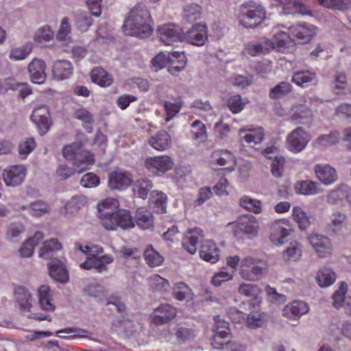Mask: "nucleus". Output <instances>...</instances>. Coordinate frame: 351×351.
<instances>
[{
  "label": "nucleus",
  "instance_id": "f257e3e1",
  "mask_svg": "<svg viewBox=\"0 0 351 351\" xmlns=\"http://www.w3.org/2000/svg\"><path fill=\"white\" fill-rule=\"evenodd\" d=\"M119 202L116 199L108 198L99 203L97 205L99 217L102 226L110 230H114L117 227L123 229L134 227V222L129 211L118 210Z\"/></svg>",
  "mask_w": 351,
  "mask_h": 351
},
{
  "label": "nucleus",
  "instance_id": "f03ea898",
  "mask_svg": "<svg viewBox=\"0 0 351 351\" xmlns=\"http://www.w3.org/2000/svg\"><path fill=\"white\" fill-rule=\"evenodd\" d=\"M151 16L145 5L136 4L128 13L122 26L125 35L146 38L153 32Z\"/></svg>",
  "mask_w": 351,
  "mask_h": 351
},
{
  "label": "nucleus",
  "instance_id": "7ed1b4c3",
  "mask_svg": "<svg viewBox=\"0 0 351 351\" xmlns=\"http://www.w3.org/2000/svg\"><path fill=\"white\" fill-rule=\"evenodd\" d=\"M62 155L67 160H73V165L77 173H82L89 165L94 162L93 155L82 148L80 142L66 145L62 149Z\"/></svg>",
  "mask_w": 351,
  "mask_h": 351
},
{
  "label": "nucleus",
  "instance_id": "20e7f679",
  "mask_svg": "<svg viewBox=\"0 0 351 351\" xmlns=\"http://www.w3.org/2000/svg\"><path fill=\"white\" fill-rule=\"evenodd\" d=\"M266 269L264 261L246 256L241 261L239 274L245 280L256 281L261 278Z\"/></svg>",
  "mask_w": 351,
  "mask_h": 351
},
{
  "label": "nucleus",
  "instance_id": "39448f33",
  "mask_svg": "<svg viewBox=\"0 0 351 351\" xmlns=\"http://www.w3.org/2000/svg\"><path fill=\"white\" fill-rule=\"evenodd\" d=\"M265 17V10L263 6L250 4L243 8L240 23L247 28H253L261 24Z\"/></svg>",
  "mask_w": 351,
  "mask_h": 351
},
{
  "label": "nucleus",
  "instance_id": "423d86ee",
  "mask_svg": "<svg viewBox=\"0 0 351 351\" xmlns=\"http://www.w3.org/2000/svg\"><path fill=\"white\" fill-rule=\"evenodd\" d=\"M310 140V134L302 127H298L287 136V148L292 152L299 153L306 147Z\"/></svg>",
  "mask_w": 351,
  "mask_h": 351
},
{
  "label": "nucleus",
  "instance_id": "0eeeda50",
  "mask_svg": "<svg viewBox=\"0 0 351 351\" xmlns=\"http://www.w3.org/2000/svg\"><path fill=\"white\" fill-rule=\"evenodd\" d=\"M160 40L167 45H174L183 40L182 29L173 24H165L158 27Z\"/></svg>",
  "mask_w": 351,
  "mask_h": 351
},
{
  "label": "nucleus",
  "instance_id": "6e6552de",
  "mask_svg": "<svg viewBox=\"0 0 351 351\" xmlns=\"http://www.w3.org/2000/svg\"><path fill=\"white\" fill-rule=\"evenodd\" d=\"M26 176V169L23 165L10 167L2 173V178L7 186H16L20 185Z\"/></svg>",
  "mask_w": 351,
  "mask_h": 351
},
{
  "label": "nucleus",
  "instance_id": "1a4fd4ad",
  "mask_svg": "<svg viewBox=\"0 0 351 351\" xmlns=\"http://www.w3.org/2000/svg\"><path fill=\"white\" fill-rule=\"evenodd\" d=\"M173 161L167 156L149 158L145 161V167L154 174L164 173L173 167Z\"/></svg>",
  "mask_w": 351,
  "mask_h": 351
},
{
  "label": "nucleus",
  "instance_id": "9d476101",
  "mask_svg": "<svg viewBox=\"0 0 351 351\" xmlns=\"http://www.w3.org/2000/svg\"><path fill=\"white\" fill-rule=\"evenodd\" d=\"M308 241L319 256L326 257L330 254L332 245L327 237L318 234H312L308 237Z\"/></svg>",
  "mask_w": 351,
  "mask_h": 351
},
{
  "label": "nucleus",
  "instance_id": "9b49d317",
  "mask_svg": "<svg viewBox=\"0 0 351 351\" xmlns=\"http://www.w3.org/2000/svg\"><path fill=\"white\" fill-rule=\"evenodd\" d=\"M314 172L316 178L325 185H330L338 179L336 169L328 164L315 165Z\"/></svg>",
  "mask_w": 351,
  "mask_h": 351
},
{
  "label": "nucleus",
  "instance_id": "f8f14e48",
  "mask_svg": "<svg viewBox=\"0 0 351 351\" xmlns=\"http://www.w3.org/2000/svg\"><path fill=\"white\" fill-rule=\"evenodd\" d=\"M32 120L35 123L41 131V134H45L51 125L50 114L48 108L40 106L35 108L32 114Z\"/></svg>",
  "mask_w": 351,
  "mask_h": 351
},
{
  "label": "nucleus",
  "instance_id": "ddd939ff",
  "mask_svg": "<svg viewBox=\"0 0 351 351\" xmlns=\"http://www.w3.org/2000/svg\"><path fill=\"white\" fill-rule=\"evenodd\" d=\"M46 64L44 60L39 58H34L28 65L29 77L33 83L41 84L46 80Z\"/></svg>",
  "mask_w": 351,
  "mask_h": 351
},
{
  "label": "nucleus",
  "instance_id": "4468645a",
  "mask_svg": "<svg viewBox=\"0 0 351 351\" xmlns=\"http://www.w3.org/2000/svg\"><path fill=\"white\" fill-rule=\"evenodd\" d=\"M206 40V27L199 24L193 25L186 34H183V40L197 46H202Z\"/></svg>",
  "mask_w": 351,
  "mask_h": 351
},
{
  "label": "nucleus",
  "instance_id": "2eb2a0df",
  "mask_svg": "<svg viewBox=\"0 0 351 351\" xmlns=\"http://www.w3.org/2000/svg\"><path fill=\"white\" fill-rule=\"evenodd\" d=\"M291 33L300 44L308 43L316 34V27L309 23L299 24L291 28Z\"/></svg>",
  "mask_w": 351,
  "mask_h": 351
},
{
  "label": "nucleus",
  "instance_id": "dca6fc26",
  "mask_svg": "<svg viewBox=\"0 0 351 351\" xmlns=\"http://www.w3.org/2000/svg\"><path fill=\"white\" fill-rule=\"evenodd\" d=\"M108 186L112 190H123L128 187L132 181L131 175L126 172L112 171L108 175Z\"/></svg>",
  "mask_w": 351,
  "mask_h": 351
},
{
  "label": "nucleus",
  "instance_id": "f3484780",
  "mask_svg": "<svg viewBox=\"0 0 351 351\" xmlns=\"http://www.w3.org/2000/svg\"><path fill=\"white\" fill-rule=\"evenodd\" d=\"M203 238V231L200 228H193L183 238L182 247L191 254H194L197 251V244L202 241Z\"/></svg>",
  "mask_w": 351,
  "mask_h": 351
},
{
  "label": "nucleus",
  "instance_id": "a211bd4d",
  "mask_svg": "<svg viewBox=\"0 0 351 351\" xmlns=\"http://www.w3.org/2000/svg\"><path fill=\"white\" fill-rule=\"evenodd\" d=\"M176 311L168 304H162L153 313V322L158 325L167 324L176 317Z\"/></svg>",
  "mask_w": 351,
  "mask_h": 351
},
{
  "label": "nucleus",
  "instance_id": "6ab92c4d",
  "mask_svg": "<svg viewBox=\"0 0 351 351\" xmlns=\"http://www.w3.org/2000/svg\"><path fill=\"white\" fill-rule=\"evenodd\" d=\"M113 258L108 255L97 257H87L85 262L80 264V267L84 269L95 268L99 272L107 269L106 265L111 263Z\"/></svg>",
  "mask_w": 351,
  "mask_h": 351
},
{
  "label": "nucleus",
  "instance_id": "aec40b11",
  "mask_svg": "<svg viewBox=\"0 0 351 351\" xmlns=\"http://www.w3.org/2000/svg\"><path fill=\"white\" fill-rule=\"evenodd\" d=\"M50 276L55 280L60 282H66L69 280V273L64 263L56 258L52 259L49 263Z\"/></svg>",
  "mask_w": 351,
  "mask_h": 351
},
{
  "label": "nucleus",
  "instance_id": "412c9836",
  "mask_svg": "<svg viewBox=\"0 0 351 351\" xmlns=\"http://www.w3.org/2000/svg\"><path fill=\"white\" fill-rule=\"evenodd\" d=\"M308 306L302 301H293L285 306L282 310V315L290 319H295L308 311Z\"/></svg>",
  "mask_w": 351,
  "mask_h": 351
},
{
  "label": "nucleus",
  "instance_id": "4be33fe9",
  "mask_svg": "<svg viewBox=\"0 0 351 351\" xmlns=\"http://www.w3.org/2000/svg\"><path fill=\"white\" fill-rule=\"evenodd\" d=\"M199 256L204 261L215 263L219 258V249L212 241L206 240L202 243Z\"/></svg>",
  "mask_w": 351,
  "mask_h": 351
},
{
  "label": "nucleus",
  "instance_id": "5701e85b",
  "mask_svg": "<svg viewBox=\"0 0 351 351\" xmlns=\"http://www.w3.org/2000/svg\"><path fill=\"white\" fill-rule=\"evenodd\" d=\"M272 49H275L274 43L266 38H262L256 42L250 43L245 47L247 53L252 56L265 53Z\"/></svg>",
  "mask_w": 351,
  "mask_h": 351
},
{
  "label": "nucleus",
  "instance_id": "b1692460",
  "mask_svg": "<svg viewBox=\"0 0 351 351\" xmlns=\"http://www.w3.org/2000/svg\"><path fill=\"white\" fill-rule=\"evenodd\" d=\"M148 143L154 149L159 151H164L170 147L171 139L167 131L160 130L152 136L149 138Z\"/></svg>",
  "mask_w": 351,
  "mask_h": 351
},
{
  "label": "nucleus",
  "instance_id": "393cba45",
  "mask_svg": "<svg viewBox=\"0 0 351 351\" xmlns=\"http://www.w3.org/2000/svg\"><path fill=\"white\" fill-rule=\"evenodd\" d=\"M235 226L239 230L250 235H256L258 230V223L256 219L251 215L240 217Z\"/></svg>",
  "mask_w": 351,
  "mask_h": 351
},
{
  "label": "nucleus",
  "instance_id": "a878e982",
  "mask_svg": "<svg viewBox=\"0 0 351 351\" xmlns=\"http://www.w3.org/2000/svg\"><path fill=\"white\" fill-rule=\"evenodd\" d=\"M292 120L304 125L311 124L313 120L311 110L304 105H297L292 108Z\"/></svg>",
  "mask_w": 351,
  "mask_h": 351
},
{
  "label": "nucleus",
  "instance_id": "bb28decb",
  "mask_svg": "<svg viewBox=\"0 0 351 351\" xmlns=\"http://www.w3.org/2000/svg\"><path fill=\"white\" fill-rule=\"evenodd\" d=\"M231 335L230 332L215 333L210 343L213 348L216 350L228 349L231 351L240 350L241 349L232 348V343L230 339Z\"/></svg>",
  "mask_w": 351,
  "mask_h": 351
},
{
  "label": "nucleus",
  "instance_id": "cd10ccee",
  "mask_svg": "<svg viewBox=\"0 0 351 351\" xmlns=\"http://www.w3.org/2000/svg\"><path fill=\"white\" fill-rule=\"evenodd\" d=\"M285 221L282 220L276 221L271 224L270 239L272 242L278 244H282L285 242V239L289 234V230L285 228L282 225Z\"/></svg>",
  "mask_w": 351,
  "mask_h": 351
},
{
  "label": "nucleus",
  "instance_id": "c85d7f7f",
  "mask_svg": "<svg viewBox=\"0 0 351 351\" xmlns=\"http://www.w3.org/2000/svg\"><path fill=\"white\" fill-rule=\"evenodd\" d=\"M73 71V66L70 62L67 60L56 61L53 66V76L62 80L68 78Z\"/></svg>",
  "mask_w": 351,
  "mask_h": 351
},
{
  "label": "nucleus",
  "instance_id": "c756f323",
  "mask_svg": "<svg viewBox=\"0 0 351 351\" xmlns=\"http://www.w3.org/2000/svg\"><path fill=\"white\" fill-rule=\"evenodd\" d=\"M112 328L119 335L129 337L135 332V326L133 322L128 319L121 318L116 319L112 324Z\"/></svg>",
  "mask_w": 351,
  "mask_h": 351
},
{
  "label": "nucleus",
  "instance_id": "7c9ffc66",
  "mask_svg": "<svg viewBox=\"0 0 351 351\" xmlns=\"http://www.w3.org/2000/svg\"><path fill=\"white\" fill-rule=\"evenodd\" d=\"M167 195L162 192L154 190L151 192L149 206L154 212L163 213L166 212Z\"/></svg>",
  "mask_w": 351,
  "mask_h": 351
},
{
  "label": "nucleus",
  "instance_id": "2f4dec72",
  "mask_svg": "<svg viewBox=\"0 0 351 351\" xmlns=\"http://www.w3.org/2000/svg\"><path fill=\"white\" fill-rule=\"evenodd\" d=\"M239 134L241 138H244L247 143H254L258 144L261 143L264 138L263 130L261 128L248 130L245 128H242L239 130Z\"/></svg>",
  "mask_w": 351,
  "mask_h": 351
},
{
  "label": "nucleus",
  "instance_id": "473e14b6",
  "mask_svg": "<svg viewBox=\"0 0 351 351\" xmlns=\"http://www.w3.org/2000/svg\"><path fill=\"white\" fill-rule=\"evenodd\" d=\"M135 219L136 224L143 230H147L153 227V215L143 207L137 209Z\"/></svg>",
  "mask_w": 351,
  "mask_h": 351
},
{
  "label": "nucleus",
  "instance_id": "72a5a7b5",
  "mask_svg": "<svg viewBox=\"0 0 351 351\" xmlns=\"http://www.w3.org/2000/svg\"><path fill=\"white\" fill-rule=\"evenodd\" d=\"M91 80L94 83L104 87L110 86L113 82L111 75L101 67H97L92 70Z\"/></svg>",
  "mask_w": 351,
  "mask_h": 351
},
{
  "label": "nucleus",
  "instance_id": "f704fd0d",
  "mask_svg": "<svg viewBox=\"0 0 351 351\" xmlns=\"http://www.w3.org/2000/svg\"><path fill=\"white\" fill-rule=\"evenodd\" d=\"M61 248V245L56 239H51L43 243V246L38 251V256L44 259L50 258L53 253Z\"/></svg>",
  "mask_w": 351,
  "mask_h": 351
},
{
  "label": "nucleus",
  "instance_id": "c9c22d12",
  "mask_svg": "<svg viewBox=\"0 0 351 351\" xmlns=\"http://www.w3.org/2000/svg\"><path fill=\"white\" fill-rule=\"evenodd\" d=\"M16 301L19 304L22 309H29L32 302V295L28 290L22 286H18L14 289Z\"/></svg>",
  "mask_w": 351,
  "mask_h": 351
},
{
  "label": "nucleus",
  "instance_id": "e433bc0d",
  "mask_svg": "<svg viewBox=\"0 0 351 351\" xmlns=\"http://www.w3.org/2000/svg\"><path fill=\"white\" fill-rule=\"evenodd\" d=\"M86 197L84 195L73 196L64 206L66 213L69 217L75 215L86 205Z\"/></svg>",
  "mask_w": 351,
  "mask_h": 351
},
{
  "label": "nucleus",
  "instance_id": "4c0bfd02",
  "mask_svg": "<svg viewBox=\"0 0 351 351\" xmlns=\"http://www.w3.org/2000/svg\"><path fill=\"white\" fill-rule=\"evenodd\" d=\"M172 60L169 63L171 65L169 67V71L172 75H176L177 73L184 69L186 64V57L183 52L173 51L171 52Z\"/></svg>",
  "mask_w": 351,
  "mask_h": 351
},
{
  "label": "nucleus",
  "instance_id": "58836bf2",
  "mask_svg": "<svg viewBox=\"0 0 351 351\" xmlns=\"http://www.w3.org/2000/svg\"><path fill=\"white\" fill-rule=\"evenodd\" d=\"M319 184L316 182L302 180L296 183L295 189L297 193L309 195L319 193Z\"/></svg>",
  "mask_w": 351,
  "mask_h": 351
},
{
  "label": "nucleus",
  "instance_id": "ea45409f",
  "mask_svg": "<svg viewBox=\"0 0 351 351\" xmlns=\"http://www.w3.org/2000/svg\"><path fill=\"white\" fill-rule=\"evenodd\" d=\"M39 304L46 311H53L55 307L51 302V290L48 285H42L38 291Z\"/></svg>",
  "mask_w": 351,
  "mask_h": 351
},
{
  "label": "nucleus",
  "instance_id": "a19ab883",
  "mask_svg": "<svg viewBox=\"0 0 351 351\" xmlns=\"http://www.w3.org/2000/svg\"><path fill=\"white\" fill-rule=\"evenodd\" d=\"M316 279L320 287H328L335 281L336 275L331 269L324 267L318 271Z\"/></svg>",
  "mask_w": 351,
  "mask_h": 351
},
{
  "label": "nucleus",
  "instance_id": "79ce46f5",
  "mask_svg": "<svg viewBox=\"0 0 351 351\" xmlns=\"http://www.w3.org/2000/svg\"><path fill=\"white\" fill-rule=\"evenodd\" d=\"M29 208V212L32 216L40 217L48 212V205L42 201H36L29 204V206H21L19 208H15L16 210H23Z\"/></svg>",
  "mask_w": 351,
  "mask_h": 351
},
{
  "label": "nucleus",
  "instance_id": "37998d69",
  "mask_svg": "<svg viewBox=\"0 0 351 351\" xmlns=\"http://www.w3.org/2000/svg\"><path fill=\"white\" fill-rule=\"evenodd\" d=\"M144 257L147 264L152 267H158L164 261L163 256L151 245L144 251Z\"/></svg>",
  "mask_w": 351,
  "mask_h": 351
},
{
  "label": "nucleus",
  "instance_id": "c03bdc74",
  "mask_svg": "<svg viewBox=\"0 0 351 351\" xmlns=\"http://www.w3.org/2000/svg\"><path fill=\"white\" fill-rule=\"evenodd\" d=\"M202 14V7L197 4L191 3L184 7L183 17L187 22L192 23L199 19Z\"/></svg>",
  "mask_w": 351,
  "mask_h": 351
},
{
  "label": "nucleus",
  "instance_id": "a18cd8bd",
  "mask_svg": "<svg viewBox=\"0 0 351 351\" xmlns=\"http://www.w3.org/2000/svg\"><path fill=\"white\" fill-rule=\"evenodd\" d=\"M85 295L95 298L97 301H101L106 296V292L104 287L99 283H91L84 289Z\"/></svg>",
  "mask_w": 351,
  "mask_h": 351
},
{
  "label": "nucleus",
  "instance_id": "49530a36",
  "mask_svg": "<svg viewBox=\"0 0 351 351\" xmlns=\"http://www.w3.org/2000/svg\"><path fill=\"white\" fill-rule=\"evenodd\" d=\"M292 82L298 86L316 82V74L307 70L295 72L292 76Z\"/></svg>",
  "mask_w": 351,
  "mask_h": 351
},
{
  "label": "nucleus",
  "instance_id": "de8ad7c7",
  "mask_svg": "<svg viewBox=\"0 0 351 351\" xmlns=\"http://www.w3.org/2000/svg\"><path fill=\"white\" fill-rule=\"evenodd\" d=\"M153 184L148 179H141L134 184L133 189L135 194L142 199H145L152 189Z\"/></svg>",
  "mask_w": 351,
  "mask_h": 351
},
{
  "label": "nucleus",
  "instance_id": "09e8293b",
  "mask_svg": "<svg viewBox=\"0 0 351 351\" xmlns=\"http://www.w3.org/2000/svg\"><path fill=\"white\" fill-rule=\"evenodd\" d=\"M292 91V86L287 82H281L269 91V97L273 99H280Z\"/></svg>",
  "mask_w": 351,
  "mask_h": 351
},
{
  "label": "nucleus",
  "instance_id": "8fccbe9b",
  "mask_svg": "<svg viewBox=\"0 0 351 351\" xmlns=\"http://www.w3.org/2000/svg\"><path fill=\"white\" fill-rule=\"evenodd\" d=\"M325 8L339 11H346L351 8V0H318Z\"/></svg>",
  "mask_w": 351,
  "mask_h": 351
},
{
  "label": "nucleus",
  "instance_id": "3c124183",
  "mask_svg": "<svg viewBox=\"0 0 351 351\" xmlns=\"http://www.w3.org/2000/svg\"><path fill=\"white\" fill-rule=\"evenodd\" d=\"M192 290L184 282H177L173 287V295L180 301L192 298Z\"/></svg>",
  "mask_w": 351,
  "mask_h": 351
},
{
  "label": "nucleus",
  "instance_id": "603ef678",
  "mask_svg": "<svg viewBox=\"0 0 351 351\" xmlns=\"http://www.w3.org/2000/svg\"><path fill=\"white\" fill-rule=\"evenodd\" d=\"M32 51V45L26 43L25 45L14 48L10 53V58L14 60H21L25 59Z\"/></svg>",
  "mask_w": 351,
  "mask_h": 351
},
{
  "label": "nucleus",
  "instance_id": "864d4df0",
  "mask_svg": "<svg viewBox=\"0 0 351 351\" xmlns=\"http://www.w3.org/2000/svg\"><path fill=\"white\" fill-rule=\"evenodd\" d=\"M293 217L302 230L306 229L311 224L307 214L300 207L293 208Z\"/></svg>",
  "mask_w": 351,
  "mask_h": 351
},
{
  "label": "nucleus",
  "instance_id": "5fc2aeb1",
  "mask_svg": "<svg viewBox=\"0 0 351 351\" xmlns=\"http://www.w3.org/2000/svg\"><path fill=\"white\" fill-rule=\"evenodd\" d=\"M93 19L90 14L86 12H80L75 16V25L82 32H85L92 25Z\"/></svg>",
  "mask_w": 351,
  "mask_h": 351
},
{
  "label": "nucleus",
  "instance_id": "6e6d98bb",
  "mask_svg": "<svg viewBox=\"0 0 351 351\" xmlns=\"http://www.w3.org/2000/svg\"><path fill=\"white\" fill-rule=\"evenodd\" d=\"M266 322L265 315L259 313H252L248 315L246 324L251 329L263 327Z\"/></svg>",
  "mask_w": 351,
  "mask_h": 351
},
{
  "label": "nucleus",
  "instance_id": "4d7b16f0",
  "mask_svg": "<svg viewBox=\"0 0 351 351\" xmlns=\"http://www.w3.org/2000/svg\"><path fill=\"white\" fill-rule=\"evenodd\" d=\"M240 205L254 213L259 214L262 211L261 202L258 199L243 197L240 199Z\"/></svg>",
  "mask_w": 351,
  "mask_h": 351
},
{
  "label": "nucleus",
  "instance_id": "13d9d810",
  "mask_svg": "<svg viewBox=\"0 0 351 351\" xmlns=\"http://www.w3.org/2000/svg\"><path fill=\"white\" fill-rule=\"evenodd\" d=\"M300 245L296 243H291L290 245L283 252L282 256L287 261H298L301 256Z\"/></svg>",
  "mask_w": 351,
  "mask_h": 351
},
{
  "label": "nucleus",
  "instance_id": "bf43d9fd",
  "mask_svg": "<svg viewBox=\"0 0 351 351\" xmlns=\"http://www.w3.org/2000/svg\"><path fill=\"white\" fill-rule=\"evenodd\" d=\"M238 291L245 296L256 299L261 293V289L256 285L243 283L240 285Z\"/></svg>",
  "mask_w": 351,
  "mask_h": 351
},
{
  "label": "nucleus",
  "instance_id": "052dcab7",
  "mask_svg": "<svg viewBox=\"0 0 351 351\" xmlns=\"http://www.w3.org/2000/svg\"><path fill=\"white\" fill-rule=\"evenodd\" d=\"M191 126L194 138L199 142H204L207 138L205 125L202 121L196 120L192 123Z\"/></svg>",
  "mask_w": 351,
  "mask_h": 351
},
{
  "label": "nucleus",
  "instance_id": "680f3d73",
  "mask_svg": "<svg viewBox=\"0 0 351 351\" xmlns=\"http://www.w3.org/2000/svg\"><path fill=\"white\" fill-rule=\"evenodd\" d=\"M151 287L154 291H167L170 289L169 281L159 275H154L150 278Z\"/></svg>",
  "mask_w": 351,
  "mask_h": 351
},
{
  "label": "nucleus",
  "instance_id": "e2e57ef3",
  "mask_svg": "<svg viewBox=\"0 0 351 351\" xmlns=\"http://www.w3.org/2000/svg\"><path fill=\"white\" fill-rule=\"evenodd\" d=\"M74 117L82 121L86 125L84 126L88 132H91L90 124L93 122V115L86 109L79 108L74 112Z\"/></svg>",
  "mask_w": 351,
  "mask_h": 351
},
{
  "label": "nucleus",
  "instance_id": "0e129e2a",
  "mask_svg": "<svg viewBox=\"0 0 351 351\" xmlns=\"http://www.w3.org/2000/svg\"><path fill=\"white\" fill-rule=\"evenodd\" d=\"M346 223V216L344 213L336 211L330 216V223L333 232L340 230Z\"/></svg>",
  "mask_w": 351,
  "mask_h": 351
},
{
  "label": "nucleus",
  "instance_id": "69168bd1",
  "mask_svg": "<svg viewBox=\"0 0 351 351\" xmlns=\"http://www.w3.org/2000/svg\"><path fill=\"white\" fill-rule=\"evenodd\" d=\"M348 291V285L345 282H342L333 295V304L336 308L342 305L344 302L345 295Z\"/></svg>",
  "mask_w": 351,
  "mask_h": 351
},
{
  "label": "nucleus",
  "instance_id": "338daca9",
  "mask_svg": "<svg viewBox=\"0 0 351 351\" xmlns=\"http://www.w3.org/2000/svg\"><path fill=\"white\" fill-rule=\"evenodd\" d=\"M164 108L166 112L165 121L168 122L180 112L181 104L180 103H171L168 101H165Z\"/></svg>",
  "mask_w": 351,
  "mask_h": 351
},
{
  "label": "nucleus",
  "instance_id": "774afa93",
  "mask_svg": "<svg viewBox=\"0 0 351 351\" xmlns=\"http://www.w3.org/2000/svg\"><path fill=\"white\" fill-rule=\"evenodd\" d=\"M24 231V226L20 223H10L6 230L5 237L8 240H12L18 238Z\"/></svg>",
  "mask_w": 351,
  "mask_h": 351
}]
</instances>
